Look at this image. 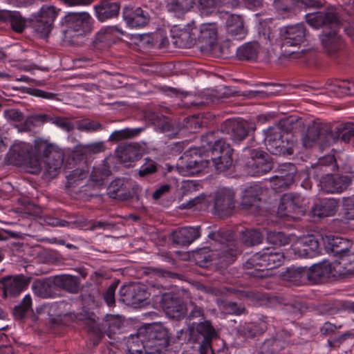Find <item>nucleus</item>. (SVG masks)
I'll return each instance as SVG.
<instances>
[{
  "instance_id": "obj_52",
  "label": "nucleus",
  "mask_w": 354,
  "mask_h": 354,
  "mask_svg": "<svg viewBox=\"0 0 354 354\" xmlns=\"http://www.w3.org/2000/svg\"><path fill=\"white\" fill-rule=\"evenodd\" d=\"M335 159L332 156H326L324 158L319 159V162L315 167L317 174L316 176L318 177L319 171H328V167L331 165L334 166Z\"/></svg>"
},
{
  "instance_id": "obj_18",
  "label": "nucleus",
  "mask_w": 354,
  "mask_h": 354,
  "mask_svg": "<svg viewBox=\"0 0 354 354\" xmlns=\"http://www.w3.org/2000/svg\"><path fill=\"white\" fill-rule=\"evenodd\" d=\"M161 306L167 315L173 318H180L186 313V306L176 295L168 292L162 295Z\"/></svg>"
},
{
  "instance_id": "obj_2",
  "label": "nucleus",
  "mask_w": 354,
  "mask_h": 354,
  "mask_svg": "<svg viewBox=\"0 0 354 354\" xmlns=\"http://www.w3.org/2000/svg\"><path fill=\"white\" fill-rule=\"evenodd\" d=\"M141 339L145 342V348L149 354L160 353L169 345L167 330L160 324L149 325L139 329Z\"/></svg>"
},
{
  "instance_id": "obj_61",
  "label": "nucleus",
  "mask_w": 354,
  "mask_h": 354,
  "mask_svg": "<svg viewBox=\"0 0 354 354\" xmlns=\"http://www.w3.org/2000/svg\"><path fill=\"white\" fill-rule=\"evenodd\" d=\"M122 180L120 179L113 181L108 188V194L111 198H115L116 194L120 190V187L122 185Z\"/></svg>"
},
{
  "instance_id": "obj_41",
  "label": "nucleus",
  "mask_w": 354,
  "mask_h": 354,
  "mask_svg": "<svg viewBox=\"0 0 354 354\" xmlns=\"http://www.w3.org/2000/svg\"><path fill=\"white\" fill-rule=\"evenodd\" d=\"M284 279L299 285L308 279V269L306 268H289L283 275Z\"/></svg>"
},
{
  "instance_id": "obj_43",
  "label": "nucleus",
  "mask_w": 354,
  "mask_h": 354,
  "mask_svg": "<svg viewBox=\"0 0 354 354\" xmlns=\"http://www.w3.org/2000/svg\"><path fill=\"white\" fill-rule=\"evenodd\" d=\"M321 40L323 46L329 53H333L337 50L341 43V38L335 31L322 35L321 36Z\"/></svg>"
},
{
  "instance_id": "obj_26",
  "label": "nucleus",
  "mask_w": 354,
  "mask_h": 354,
  "mask_svg": "<svg viewBox=\"0 0 354 354\" xmlns=\"http://www.w3.org/2000/svg\"><path fill=\"white\" fill-rule=\"evenodd\" d=\"M338 208V203L333 198H325L316 201L312 209L311 215L313 217L322 218L335 215Z\"/></svg>"
},
{
  "instance_id": "obj_40",
  "label": "nucleus",
  "mask_w": 354,
  "mask_h": 354,
  "mask_svg": "<svg viewBox=\"0 0 354 354\" xmlns=\"http://www.w3.org/2000/svg\"><path fill=\"white\" fill-rule=\"evenodd\" d=\"M141 339L139 330L136 334L131 335L127 339V348L131 354H149Z\"/></svg>"
},
{
  "instance_id": "obj_38",
  "label": "nucleus",
  "mask_w": 354,
  "mask_h": 354,
  "mask_svg": "<svg viewBox=\"0 0 354 354\" xmlns=\"http://www.w3.org/2000/svg\"><path fill=\"white\" fill-rule=\"evenodd\" d=\"M322 134H323V131L319 124H313L309 126L306 133L301 138L304 147L306 148L313 147Z\"/></svg>"
},
{
  "instance_id": "obj_51",
  "label": "nucleus",
  "mask_w": 354,
  "mask_h": 354,
  "mask_svg": "<svg viewBox=\"0 0 354 354\" xmlns=\"http://www.w3.org/2000/svg\"><path fill=\"white\" fill-rule=\"evenodd\" d=\"M80 151L84 153H98L104 150V146L102 142L80 145Z\"/></svg>"
},
{
  "instance_id": "obj_9",
  "label": "nucleus",
  "mask_w": 354,
  "mask_h": 354,
  "mask_svg": "<svg viewBox=\"0 0 354 354\" xmlns=\"http://www.w3.org/2000/svg\"><path fill=\"white\" fill-rule=\"evenodd\" d=\"M304 199L299 195L285 194L281 198L277 214L280 217L298 219L304 214Z\"/></svg>"
},
{
  "instance_id": "obj_1",
  "label": "nucleus",
  "mask_w": 354,
  "mask_h": 354,
  "mask_svg": "<svg viewBox=\"0 0 354 354\" xmlns=\"http://www.w3.org/2000/svg\"><path fill=\"white\" fill-rule=\"evenodd\" d=\"M35 151L30 143L15 140L6 155V161L13 165L24 166L31 174H37L41 169L39 155L44 160V174L50 178H55L59 173L62 166L64 153L56 145L41 138L35 141Z\"/></svg>"
},
{
  "instance_id": "obj_14",
  "label": "nucleus",
  "mask_w": 354,
  "mask_h": 354,
  "mask_svg": "<svg viewBox=\"0 0 354 354\" xmlns=\"http://www.w3.org/2000/svg\"><path fill=\"white\" fill-rule=\"evenodd\" d=\"M279 35L283 47L297 46L304 42L306 37V30L304 24L281 27Z\"/></svg>"
},
{
  "instance_id": "obj_11",
  "label": "nucleus",
  "mask_w": 354,
  "mask_h": 354,
  "mask_svg": "<svg viewBox=\"0 0 354 354\" xmlns=\"http://www.w3.org/2000/svg\"><path fill=\"white\" fill-rule=\"evenodd\" d=\"M196 26L192 21L187 25L176 24L171 28L174 44L178 48H191L196 42Z\"/></svg>"
},
{
  "instance_id": "obj_39",
  "label": "nucleus",
  "mask_w": 354,
  "mask_h": 354,
  "mask_svg": "<svg viewBox=\"0 0 354 354\" xmlns=\"http://www.w3.org/2000/svg\"><path fill=\"white\" fill-rule=\"evenodd\" d=\"M150 294L147 291L145 286L137 285L129 289L127 297L132 304L140 305L149 299Z\"/></svg>"
},
{
  "instance_id": "obj_3",
  "label": "nucleus",
  "mask_w": 354,
  "mask_h": 354,
  "mask_svg": "<svg viewBox=\"0 0 354 354\" xmlns=\"http://www.w3.org/2000/svg\"><path fill=\"white\" fill-rule=\"evenodd\" d=\"M283 259L284 255L279 249L273 247L266 248L248 260L245 267L260 270H271L280 266Z\"/></svg>"
},
{
  "instance_id": "obj_34",
  "label": "nucleus",
  "mask_w": 354,
  "mask_h": 354,
  "mask_svg": "<svg viewBox=\"0 0 354 354\" xmlns=\"http://www.w3.org/2000/svg\"><path fill=\"white\" fill-rule=\"evenodd\" d=\"M55 285L50 280H37L32 285V292L41 298H50L55 295Z\"/></svg>"
},
{
  "instance_id": "obj_32",
  "label": "nucleus",
  "mask_w": 354,
  "mask_h": 354,
  "mask_svg": "<svg viewBox=\"0 0 354 354\" xmlns=\"http://www.w3.org/2000/svg\"><path fill=\"white\" fill-rule=\"evenodd\" d=\"M0 21H9L12 28L21 32L26 27V20L17 11L0 10Z\"/></svg>"
},
{
  "instance_id": "obj_58",
  "label": "nucleus",
  "mask_w": 354,
  "mask_h": 354,
  "mask_svg": "<svg viewBox=\"0 0 354 354\" xmlns=\"http://www.w3.org/2000/svg\"><path fill=\"white\" fill-rule=\"evenodd\" d=\"M268 239L275 245H285L287 243V239L284 234L281 232H272L268 234Z\"/></svg>"
},
{
  "instance_id": "obj_42",
  "label": "nucleus",
  "mask_w": 354,
  "mask_h": 354,
  "mask_svg": "<svg viewBox=\"0 0 354 354\" xmlns=\"http://www.w3.org/2000/svg\"><path fill=\"white\" fill-rule=\"evenodd\" d=\"M143 130V128H126L121 130H116L109 136V141L118 142L130 139L139 135Z\"/></svg>"
},
{
  "instance_id": "obj_5",
  "label": "nucleus",
  "mask_w": 354,
  "mask_h": 354,
  "mask_svg": "<svg viewBox=\"0 0 354 354\" xmlns=\"http://www.w3.org/2000/svg\"><path fill=\"white\" fill-rule=\"evenodd\" d=\"M274 35L269 28L259 31L258 40L248 42L237 48L236 55L240 59L254 60L266 47L270 44Z\"/></svg>"
},
{
  "instance_id": "obj_60",
  "label": "nucleus",
  "mask_w": 354,
  "mask_h": 354,
  "mask_svg": "<svg viewBox=\"0 0 354 354\" xmlns=\"http://www.w3.org/2000/svg\"><path fill=\"white\" fill-rule=\"evenodd\" d=\"M115 30L113 27H108L101 30L97 35L100 41H106L111 39V35Z\"/></svg>"
},
{
  "instance_id": "obj_53",
  "label": "nucleus",
  "mask_w": 354,
  "mask_h": 354,
  "mask_svg": "<svg viewBox=\"0 0 354 354\" xmlns=\"http://www.w3.org/2000/svg\"><path fill=\"white\" fill-rule=\"evenodd\" d=\"M88 171L82 169H76L73 170L68 176L67 179L69 183H75L78 180H83L86 178Z\"/></svg>"
},
{
  "instance_id": "obj_31",
  "label": "nucleus",
  "mask_w": 354,
  "mask_h": 354,
  "mask_svg": "<svg viewBox=\"0 0 354 354\" xmlns=\"http://www.w3.org/2000/svg\"><path fill=\"white\" fill-rule=\"evenodd\" d=\"M354 136V127L352 123L342 124L336 127L327 136V142H335L339 139L344 142H348Z\"/></svg>"
},
{
  "instance_id": "obj_28",
  "label": "nucleus",
  "mask_w": 354,
  "mask_h": 354,
  "mask_svg": "<svg viewBox=\"0 0 354 354\" xmlns=\"http://www.w3.org/2000/svg\"><path fill=\"white\" fill-rule=\"evenodd\" d=\"M120 8L119 3L103 0L95 6L96 17L102 22L105 21L107 19L117 17Z\"/></svg>"
},
{
  "instance_id": "obj_24",
  "label": "nucleus",
  "mask_w": 354,
  "mask_h": 354,
  "mask_svg": "<svg viewBox=\"0 0 354 354\" xmlns=\"http://www.w3.org/2000/svg\"><path fill=\"white\" fill-rule=\"evenodd\" d=\"M196 41L203 47H212L217 39V26L215 23L202 24L199 28L196 26Z\"/></svg>"
},
{
  "instance_id": "obj_36",
  "label": "nucleus",
  "mask_w": 354,
  "mask_h": 354,
  "mask_svg": "<svg viewBox=\"0 0 354 354\" xmlns=\"http://www.w3.org/2000/svg\"><path fill=\"white\" fill-rule=\"evenodd\" d=\"M117 153L120 161L124 163L135 161L140 156L139 147L133 144L119 147L117 149Z\"/></svg>"
},
{
  "instance_id": "obj_21",
  "label": "nucleus",
  "mask_w": 354,
  "mask_h": 354,
  "mask_svg": "<svg viewBox=\"0 0 354 354\" xmlns=\"http://www.w3.org/2000/svg\"><path fill=\"white\" fill-rule=\"evenodd\" d=\"M306 19L308 24L314 28L326 25H329L332 28H336L339 26L337 14L333 8L328 9L326 12H318L307 14Z\"/></svg>"
},
{
  "instance_id": "obj_44",
  "label": "nucleus",
  "mask_w": 354,
  "mask_h": 354,
  "mask_svg": "<svg viewBox=\"0 0 354 354\" xmlns=\"http://www.w3.org/2000/svg\"><path fill=\"white\" fill-rule=\"evenodd\" d=\"M296 171L297 169L295 165L286 163L280 166L276 175L280 179H285L286 183H283V184H292Z\"/></svg>"
},
{
  "instance_id": "obj_6",
  "label": "nucleus",
  "mask_w": 354,
  "mask_h": 354,
  "mask_svg": "<svg viewBox=\"0 0 354 354\" xmlns=\"http://www.w3.org/2000/svg\"><path fill=\"white\" fill-rule=\"evenodd\" d=\"M200 150L196 147L191 148L184 153L180 161L177 164V171L184 176H194L208 167L209 160H204L199 155Z\"/></svg>"
},
{
  "instance_id": "obj_54",
  "label": "nucleus",
  "mask_w": 354,
  "mask_h": 354,
  "mask_svg": "<svg viewBox=\"0 0 354 354\" xmlns=\"http://www.w3.org/2000/svg\"><path fill=\"white\" fill-rule=\"evenodd\" d=\"M345 218L354 220V197L347 198L344 203Z\"/></svg>"
},
{
  "instance_id": "obj_33",
  "label": "nucleus",
  "mask_w": 354,
  "mask_h": 354,
  "mask_svg": "<svg viewBox=\"0 0 354 354\" xmlns=\"http://www.w3.org/2000/svg\"><path fill=\"white\" fill-rule=\"evenodd\" d=\"M53 284L71 293H75L79 290L78 278L70 274L55 276L53 278Z\"/></svg>"
},
{
  "instance_id": "obj_22",
  "label": "nucleus",
  "mask_w": 354,
  "mask_h": 354,
  "mask_svg": "<svg viewBox=\"0 0 354 354\" xmlns=\"http://www.w3.org/2000/svg\"><path fill=\"white\" fill-rule=\"evenodd\" d=\"M222 130L234 141L239 142L247 136L249 131L248 123L243 120H227L223 123Z\"/></svg>"
},
{
  "instance_id": "obj_47",
  "label": "nucleus",
  "mask_w": 354,
  "mask_h": 354,
  "mask_svg": "<svg viewBox=\"0 0 354 354\" xmlns=\"http://www.w3.org/2000/svg\"><path fill=\"white\" fill-rule=\"evenodd\" d=\"M275 8L281 12H291L301 3L299 0H273Z\"/></svg>"
},
{
  "instance_id": "obj_37",
  "label": "nucleus",
  "mask_w": 354,
  "mask_h": 354,
  "mask_svg": "<svg viewBox=\"0 0 354 354\" xmlns=\"http://www.w3.org/2000/svg\"><path fill=\"white\" fill-rule=\"evenodd\" d=\"M194 5V0H172L167 3L168 12L178 18L187 12Z\"/></svg>"
},
{
  "instance_id": "obj_27",
  "label": "nucleus",
  "mask_w": 354,
  "mask_h": 354,
  "mask_svg": "<svg viewBox=\"0 0 354 354\" xmlns=\"http://www.w3.org/2000/svg\"><path fill=\"white\" fill-rule=\"evenodd\" d=\"M123 18L131 28L141 27L148 22L147 15L140 8H125L123 10Z\"/></svg>"
},
{
  "instance_id": "obj_4",
  "label": "nucleus",
  "mask_w": 354,
  "mask_h": 354,
  "mask_svg": "<svg viewBox=\"0 0 354 354\" xmlns=\"http://www.w3.org/2000/svg\"><path fill=\"white\" fill-rule=\"evenodd\" d=\"M291 135L279 127L269 128L266 131L265 145L268 151L274 155L292 153Z\"/></svg>"
},
{
  "instance_id": "obj_55",
  "label": "nucleus",
  "mask_w": 354,
  "mask_h": 354,
  "mask_svg": "<svg viewBox=\"0 0 354 354\" xmlns=\"http://www.w3.org/2000/svg\"><path fill=\"white\" fill-rule=\"evenodd\" d=\"M118 285L111 283L104 295V299L108 306H111L115 304V292Z\"/></svg>"
},
{
  "instance_id": "obj_57",
  "label": "nucleus",
  "mask_w": 354,
  "mask_h": 354,
  "mask_svg": "<svg viewBox=\"0 0 354 354\" xmlns=\"http://www.w3.org/2000/svg\"><path fill=\"white\" fill-rule=\"evenodd\" d=\"M106 325L109 327V331L111 333H115V330H118L120 328L122 325V322L121 319L118 317L115 316H110L106 320Z\"/></svg>"
},
{
  "instance_id": "obj_30",
  "label": "nucleus",
  "mask_w": 354,
  "mask_h": 354,
  "mask_svg": "<svg viewBox=\"0 0 354 354\" xmlns=\"http://www.w3.org/2000/svg\"><path fill=\"white\" fill-rule=\"evenodd\" d=\"M263 193L262 188L258 185H254L245 188L243 192L241 205L248 209L251 207H258L261 201L260 196Z\"/></svg>"
},
{
  "instance_id": "obj_23",
  "label": "nucleus",
  "mask_w": 354,
  "mask_h": 354,
  "mask_svg": "<svg viewBox=\"0 0 354 354\" xmlns=\"http://www.w3.org/2000/svg\"><path fill=\"white\" fill-rule=\"evenodd\" d=\"M308 269V279L317 281L325 277H336L337 275H349L348 274H340L333 268V263L322 261L313 265Z\"/></svg>"
},
{
  "instance_id": "obj_8",
  "label": "nucleus",
  "mask_w": 354,
  "mask_h": 354,
  "mask_svg": "<svg viewBox=\"0 0 354 354\" xmlns=\"http://www.w3.org/2000/svg\"><path fill=\"white\" fill-rule=\"evenodd\" d=\"M233 149L223 139L216 140L209 153L211 161L218 171L229 169L232 165Z\"/></svg>"
},
{
  "instance_id": "obj_15",
  "label": "nucleus",
  "mask_w": 354,
  "mask_h": 354,
  "mask_svg": "<svg viewBox=\"0 0 354 354\" xmlns=\"http://www.w3.org/2000/svg\"><path fill=\"white\" fill-rule=\"evenodd\" d=\"M319 243L313 235L297 238L292 244L290 251L295 258L311 257L315 254Z\"/></svg>"
},
{
  "instance_id": "obj_17",
  "label": "nucleus",
  "mask_w": 354,
  "mask_h": 354,
  "mask_svg": "<svg viewBox=\"0 0 354 354\" xmlns=\"http://www.w3.org/2000/svg\"><path fill=\"white\" fill-rule=\"evenodd\" d=\"M351 183L348 176L326 174L319 180L321 189L327 193H340Z\"/></svg>"
},
{
  "instance_id": "obj_63",
  "label": "nucleus",
  "mask_w": 354,
  "mask_h": 354,
  "mask_svg": "<svg viewBox=\"0 0 354 354\" xmlns=\"http://www.w3.org/2000/svg\"><path fill=\"white\" fill-rule=\"evenodd\" d=\"M54 123L62 129L69 131L73 129V125L66 119L57 118L55 120Z\"/></svg>"
},
{
  "instance_id": "obj_35",
  "label": "nucleus",
  "mask_w": 354,
  "mask_h": 354,
  "mask_svg": "<svg viewBox=\"0 0 354 354\" xmlns=\"http://www.w3.org/2000/svg\"><path fill=\"white\" fill-rule=\"evenodd\" d=\"M190 335L192 336L196 332L203 337V339H212L217 336L215 328L209 321L205 320L195 325L192 324L189 327Z\"/></svg>"
},
{
  "instance_id": "obj_29",
  "label": "nucleus",
  "mask_w": 354,
  "mask_h": 354,
  "mask_svg": "<svg viewBox=\"0 0 354 354\" xmlns=\"http://www.w3.org/2000/svg\"><path fill=\"white\" fill-rule=\"evenodd\" d=\"M199 236V227H185L175 231L172 240L178 245H188Z\"/></svg>"
},
{
  "instance_id": "obj_62",
  "label": "nucleus",
  "mask_w": 354,
  "mask_h": 354,
  "mask_svg": "<svg viewBox=\"0 0 354 354\" xmlns=\"http://www.w3.org/2000/svg\"><path fill=\"white\" fill-rule=\"evenodd\" d=\"M341 326H337L330 322H325L320 328V332L324 335H328L334 333Z\"/></svg>"
},
{
  "instance_id": "obj_19",
  "label": "nucleus",
  "mask_w": 354,
  "mask_h": 354,
  "mask_svg": "<svg viewBox=\"0 0 354 354\" xmlns=\"http://www.w3.org/2000/svg\"><path fill=\"white\" fill-rule=\"evenodd\" d=\"M28 283L29 281L23 275L8 276L0 281V288L3 290L4 297L16 296L28 286Z\"/></svg>"
},
{
  "instance_id": "obj_25",
  "label": "nucleus",
  "mask_w": 354,
  "mask_h": 354,
  "mask_svg": "<svg viewBox=\"0 0 354 354\" xmlns=\"http://www.w3.org/2000/svg\"><path fill=\"white\" fill-rule=\"evenodd\" d=\"M227 15L225 27L227 34L235 39H244L248 30L245 27L243 17L239 15Z\"/></svg>"
},
{
  "instance_id": "obj_13",
  "label": "nucleus",
  "mask_w": 354,
  "mask_h": 354,
  "mask_svg": "<svg viewBox=\"0 0 354 354\" xmlns=\"http://www.w3.org/2000/svg\"><path fill=\"white\" fill-rule=\"evenodd\" d=\"M3 115L10 122L19 123L15 125L19 132L30 131L32 127L46 122L48 118L46 115H35L24 119L22 113L15 109L4 111Z\"/></svg>"
},
{
  "instance_id": "obj_48",
  "label": "nucleus",
  "mask_w": 354,
  "mask_h": 354,
  "mask_svg": "<svg viewBox=\"0 0 354 354\" xmlns=\"http://www.w3.org/2000/svg\"><path fill=\"white\" fill-rule=\"evenodd\" d=\"M77 128L82 131L93 132L102 130V125L97 121L84 120L77 122Z\"/></svg>"
},
{
  "instance_id": "obj_59",
  "label": "nucleus",
  "mask_w": 354,
  "mask_h": 354,
  "mask_svg": "<svg viewBox=\"0 0 354 354\" xmlns=\"http://www.w3.org/2000/svg\"><path fill=\"white\" fill-rule=\"evenodd\" d=\"M218 0H198L199 8L203 12H209V10L218 6Z\"/></svg>"
},
{
  "instance_id": "obj_20",
  "label": "nucleus",
  "mask_w": 354,
  "mask_h": 354,
  "mask_svg": "<svg viewBox=\"0 0 354 354\" xmlns=\"http://www.w3.org/2000/svg\"><path fill=\"white\" fill-rule=\"evenodd\" d=\"M273 163L263 153L253 151L251 159L247 162V172L251 176H260L270 171Z\"/></svg>"
},
{
  "instance_id": "obj_56",
  "label": "nucleus",
  "mask_w": 354,
  "mask_h": 354,
  "mask_svg": "<svg viewBox=\"0 0 354 354\" xmlns=\"http://www.w3.org/2000/svg\"><path fill=\"white\" fill-rule=\"evenodd\" d=\"M156 171V166L155 162L152 160H149L140 167L138 173L140 176H145L153 174Z\"/></svg>"
},
{
  "instance_id": "obj_50",
  "label": "nucleus",
  "mask_w": 354,
  "mask_h": 354,
  "mask_svg": "<svg viewBox=\"0 0 354 354\" xmlns=\"http://www.w3.org/2000/svg\"><path fill=\"white\" fill-rule=\"evenodd\" d=\"M325 243L326 248L334 254L335 249L337 248L339 244H348V240L341 237L329 236L326 237Z\"/></svg>"
},
{
  "instance_id": "obj_7",
  "label": "nucleus",
  "mask_w": 354,
  "mask_h": 354,
  "mask_svg": "<svg viewBox=\"0 0 354 354\" xmlns=\"http://www.w3.org/2000/svg\"><path fill=\"white\" fill-rule=\"evenodd\" d=\"M59 12L60 10L53 6H43L39 11L32 15L30 18L35 30L41 37L48 36Z\"/></svg>"
},
{
  "instance_id": "obj_64",
  "label": "nucleus",
  "mask_w": 354,
  "mask_h": 354,
  "mask_svg": "<svg viewBox=\"0 0 354 354\" xmlns=\"http://www.w3.org/2000/svg\"><path fill=\"white\" fill-rule=\"evenodd\" d=\"M131 196V193L129 189L127 188L126 185L122 182V186L120 187V190L118 192V194H116L115 198L119 200H127Z\"/></svg>"
},
{
  "instance_id": "obj_45",
  "label": "nucleus",
  "mask_w": 354,
  "mask_h": 354,
  "mask_svg": "<svg viewBox=\"0 0 354 354\" xmlns=\"http://www.w3.org/2000/svg\"><path fill=\"white\" fill-rule=\"evenodd\" d=\"M218 306L222 313L229 315H241L244 312V307L232 301H219Z\"/></svg>"
},
{
  "instance_id": "obj_16",
  "label": "nucleus",
  "mask_w": 354,
  "mask_h": 354,
  "mask_svg": "<svg viewBox=\"0 0 354 354\" xmlns=\"http://www.w3.org/2000/svg\"><path fill=\"white\" fill-rule=\"evenodd\" d=\"M234 192L230 189H219L215 196L214 209L221 217L230 215L235 207Z\"/></svg>"
},
{
  "instance_id": "obj_46",
  "label": "nucleus",
  "mask_w": 354,
  "mask_h": 354,
  "mask_svg": "<svg viewBox=\"0 0 354 354\" xmlns=\"http://www.w3.org/2000/svg\"><path fill=\"white\" fill-rule=\"evenodd\" d=\"M262 239L263 237L261 234L255 230H246L243 233L242 235V241L245 245L248 246H252L261 243Z\"/></svg>"
},
{
  "instance_id": "obj_12",
  "label": "nucleus",
  "mask_w": 354,
  "mask_h": 354,
  "mask_svg": "<svg viewBox=\"0 0 354 354\" xmlns=\"http://www.w3.org/2000/svg\"><path fill=\"white\" fill-rule=\"evenodd\" d=\"M91 19V16L87 12H72L65 15L61 23L66 28V32H75L77 35H82L90 31Z\"/></svg>"
},
{
  "instance_id": "obj_49",
  "label": "nucleus",
  "mask_w": 354,
  "mask_h": 354,
  "mask_svg": "<svg viewBox=\"0 0 354 354\" xmlns=\"http://www.w3.org/2000/svg\"><path fill=\"white\" fill-rule=\"evenodd\" d=\"M32 306V299L30 295H26L21 303L15 308L14 313L16 316L21 318Z\"/></svg>"
},
{
  "instance_id": "obj_10",
  "label": "nucleus",
  "mask_w": 354,
  "mask_h": 354,
  "mask_svg": "<svg viewBox=\"0 0 354 354\" xmlns=\"http://www.w3.org/2000/svg\"><path fill=\"white\" fill-rule=\"evenodd\" d=\"M334 254L339 260L333 262V268L340 274H354V244L348 241V244H339L335 249Z\"/></svg>"
}]
</instances>
